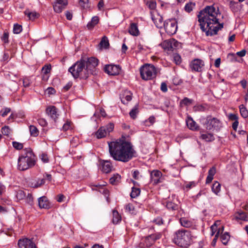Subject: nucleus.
<instances>
[{
    "label": "nucleus",
    "instance_id": "45",
    "mask_svg": "<svg viewBox=\"0 0 248 248\" xmlns=\"http://www.w3.org/2000/svg\"><path fill=\"white\" fill-rule=\"evenodd\" d=\"M22 30V27L18 24H15L14 25L13 32L15 34H18L21 32Z\"/></svg>",
    "mask_w": 248,
    "mask_h": 248
},
{
    "label": "nucleus",
    "instance_id": "39",
    "mask_svg": "<svg viewBox=\"0 0 248 248\" xmlns=\"http://www.w3.org/2000/svg\"><path fill=\"white\" fill-rule=\"evenodd\" d=\"M121 99L124 104H127L132 99L131 93H129L128 94H126L125 96L121 97Z\"/></svg>",
    "mask_w": 248,
    "mask_h": 248
},
{
    "label": "nucleus",
    "instance_id": "50",
    "mask_svg": "<svg viewBox=\"0 0 248 248\" xmlns=\"http://www.w3.org/2000/svg\"><path fill=\"white\" fill-rule=\"evenodd\" d=\"M161 237V234L160 233L157 234H154L149 235L147 238H150L154 242H155L156 240L159 239Z\"/></svg>",
    "mask_w": 248,
    "mask_h": 248
},
{
    "label": "nucleus",
    "instance_id": "38",
    "mask_svg": "<svg viewBox=\"0 0 248 248\" xmlns=\"http://www.w3.org/2000/svg\"><path fill=\"white\" fill-rule=\"evenodd\" d=\"M30 132L31 135L33 137H36L39 134V130L37 127L34 125L30 126Z\"/></svg>",
    "mask_w": 248,
    "mask_h": 248
},
{
    "label": "nucleus",
    "instance_id": "61",
    "mask_svg": "<svg viewBox=\"0 0 248 248\" xmlns=\"http://www.w3.org/2000/svg\"><path fill=\"white\" fill-rule=\"evenodd\" d=\"M38 124L42 126H46L47 125V122L45 119L40 118L38 120Z\"/></svg>",
    "mask_w": 248,
    "mask_h": 248
},
{
    "label": "nucleus",
    "instance_id": "9",
    "mask_svg": "<svg viewBox=\"0 0 248 248\" xmlns=\"http://www.w3.org/2000/svg\"><path fill=\"white\" fill-rule=\"evenodd\" d=\"M98 60L94 57L88 58L86 60L84 59L85 72H87L88 74L89 72L92 73L93 70L98 65Z\"/></svg>",
    "mask_w": 248,
    "mask_h": 248
},
{
    "label": "nucleus",
    "instance_id": "28",
    "mask_svg": "<svg viewBox=\"0 0 248 248\" xmlns=\"http://www.w3.org/2000/svg\"><path fill=\"white\" fill-rule=\"evenodd\" d=\"M113 218L112 222L114 224H117L119 223L121 220V216L120 215L117 211L114 210L113 211Z\"/></svg>",
    "mask_w": 248,
    "mask_h": 248
},
{
    "label": "nucleus",
    "instance_id": "27",
    "mask_svg": "<svg viewBox=\"0 0 248 248\" xmlns=\"http://www.w3.org/2000/svg\"><path fill=\"white\" fill-rule=\"evenodd\" d=\"M121 179V177L119 174H113L109 179V183L112 185H116L120 182Z\"/></svg>",
    "mask_w": 248,
    "mask_h": 248
},
{
    "label": "nucleus",
    "instance_id": "36",
    "mask_svg": "<svg viewBox=\"0 0 248 248\" xmlns=\"http://www.w3.org/2000/svg\"><path fill=\"white\" fill-rule=\"evenodd\" d=\"M212 190L216 194H217L220 191V184L217 181L215 182L213 184Z\"/></svg>",
    "mask_w": 248,
    "mask_h": 248
},
{
    "label": "nucleus",
    "instance_id": "60",
    "mask_svg": "<svg viewBox=\"0 0 248 248\" xmlns=\"http://www.w3.org/2000/svg\"><path fill=\"white\" fill-rule=\"evenodd\" d=\"M153 222L156 224L160 225L163 224V220L161 217H158L154 219Z\"/></svg>",
    "mask_w": 248,
    "mask_h": 248
},
{
    "label": "nucleus",
    "instance_id": "10",
    "mask_svg": "<svg viewBox=\"0 0 248 248\" xmlns=\"http://www.w3.org/2000/svg\"><path fill=\"white\" fill-rule=\"evenodd\" d=\"M113 129V124L109 123L106 126L100 127L95 134L97 139H101L105 137L107 134H109L112 131Z\"/></svg>",
    "mask_w": 248,
    "mask_h": 248
},
{
    "label": "nucleus",
    "instance_id": "1",
    "mask_svg": "<svg viewBox=\"0 0 248 248\" xmlns=\"http://www.w3.org/2000/svg\"><path fill=\"white\" fill-rule=\"evenodd\" d=\"M218 14V9H216L213 5H211L206 6L198 15L201 29L207 36L216 35L223 28V24L219 23L217 18Z\"/></svg>",
    "mask_w": 248,
    "mask_h": 248
},
{
    "label": "nucleus",
    "instance_id": "24",
    "mask_svg": "<svg viewBox=\"0 0 248 248\" xmlns=\"http://www.w3.org/2000/svg\"><path fill=\"white\" fill-rule=\"evenodd\" d=\"M45 181V178L38 179L37 180H35L31 182V186L33 188H38L44 185Z\"/></svg>",
    "mask_w": 248,
    "mask_h": 248
},
{
    "label": "nucleus",
    "instance_id": "52",
    "mask_svg": "<svg viewBox=\"0 0 248 248\" xmlns=\"http://www.w3.org/2000/svg\"><path fill=\"white\" fill-rule=\"evenodd\" d=\"M1 133L3 135L8 136L10 133V129L7 126H4L1 128Z\"/></svg>",
    "mask_w": 248,
    "mask_h": 248
},
{
    "label": "nucleus",
    "instance_id": "16",
    "mask_svg": "<svg viewBox=\"0 0 248 248\" xmlns=\"http://www.w3.org/2000/svg\"><path fill=\"white\" fill-rule=\"evenodd\" d=\"M46 114L54 121L58 118V109L53 106L48 107L46 109Z\"/></svg>",
    "mask_w": 248,
    "mask_h": 248
},
{
    "label": "nucleus",
    "instance_id": "46",
    "mask_svg": "<svg viewBox=\"0 0 248 248\" xmlns=\"http://www.w3.org/2000/svg\"><path fill=\"white\" fill-rule=\"evenodd\" d=\"M79 4L83 9H87L89 7V0H79Z\"/></svg>",
    "mask_w": 248,
    "mask_h": 248
},
{
    "label": "nucleus",
    "instance_id": "44",
    "mask_svg": "<svg viewBox=\"0 0 248 248\" xmlns=\"http://www.w3.org/2000/svg\"><path fill=\"white\" fill-rule=\"evenodd\" d=\"M16 196L18 200H21L26 197V194L24 191L19 190L16 192Z\"/></svg>",
    "mask_w": 248,
    "mask_h": 248
},
{
    "label": "nucleus",
    "instance_id": "18",
    "mask_svg": "<svg viewBox=\"0 0 248 248\" xmlns=\"http://www.w3.org/2000/svg\"><path fill=\"white\" fill-rule=\"evenodd\" d=\"M154 11L150 12L152 19L155 24L156 27H157L158 28H161L162 25H163V17L158 14H157V17H155V16L154 15Z\"/></svg>",
    "mask_w": 248,
    "mask_h": 248
},
{
    "label": "nucleus",
    "instance_id": "14",
    "mask_svg": "<svg viewBox=\"0 0 248 248\" xmlns=\"http://www.w3.org/2000/svg\"><path fill=\"white\" fill-rule=\"evenodd\" d=\"M162 172L158 170H153L150 173L151 182L153 185H157L161 183V178L162 177Z\"/></svg>",
    "mask_w": 248,
    "mask_h": 248
},
{
    "label": "nucleus",
    "instance_id": "6",
    "mask_svg": "<svg viewBox=\"0 0 248 248\" xmlns=\"http://www.w3.org/2000/svg\"><path fill=\"white\" fill-rule=\"evenodd\" d=\"M204 120L203 124L206 129L209 131L218 132L222 126L221 121L212 115L207 116Z\"/></svg>",
    "mask_w": 248,
    "mask_h": 248
},
{
    "label": "nucleus",
    "instance_id": "29",
    "mask_svg": "<svg viewBox=\"0 0 248 248\" xmlns=\"http://www.w3.org/2000/svg\"><path fill=\"white\" fill-rule=\"evenodd\" d=\"M181 225L186 228H189L192 226V222L185 217H181L180 219Z\"/></svg>",
    "mask_w": 248,
    "mask_h": 248
},
{
    "label": "nucleus",
    "instance_id": "5",
    "mask_svg": "<svg viewBox=\"0 0 248 248\" xmlns=\"http://www.w3.org/2000/svg\"><path fill=\"white\" fill-rule=\"evenodd\" d=\"M84 63V59H81L69 68L68 71L75 78H80L86 79L88 77V73L85 72Z\"/></svg>",
    "mask_w": 248,
    "mask_h": 248
},
{
    "label": "nucleus",
    "instance_id": "13",
    "mask_svg": "<svg viewBox=\"0 0 248 248\" xmlns=\"http://www.w3.org/2000/svg\"><path fill=\"white\" fill-rule=\"evenodd\" d=\"M18 245L19 248H37L33 241L27 238L19 239Z\"/></svg>",
    "mask_w": 248,
    "mask_h": 248
},
{
    "label": "nucleus",
    "instance_id": "3",
    "mask_svg": "<svg viewBox=\"0 0 248 248\" xmlns=\"http://www.w3.org/2000/svg\"><path fill=\"white\" fill-rule=\"evenodd\" d=\"M36 160L32 150L30 148H25L18 158L17 168L20 171L26 170L35 166Z\"/></svg>",
    "mask_w": 248,
    "mask_h": 248
},
{
    "label": "nucleus",
    "instance_id": "4",
    "mask_svg": "<svg viewBox=\"0 0 248 248\" xmlns=\"http://www.w3.org/2000/svg\"><path fill=\"white\" fill-rule=\"evenodd\" d=\"M192 237L190 231L183 229L179 230L175 232L173 242L180 247L187 248L191 244Z\"/></svg>",
    "mask_w": 248,
    "mask_h": 248
},
{
    "label": "nucleus",
    "instance_id": "21",
    "mask_svg": "<svg viewBox=\"0 0 248 248\" xmlns=\"http://www.w3.org/2000/svg\"><path fill=\"white\" fill-rule=\"evenodd\" d=\"M129 33L133 35L137 36L139 35V31L138 28L137 24L135 23H132L130 24L129 31Z\"/></svg>",
    "mask_w": 248,
    "mask_h": 248
},
{
    "label": "nucleus",
    "instance_id": "8",
    "mask_svg": "<svg viewBox=\"0 0 248 248\" xmlns=\"http://www.w3.org/2000/svg\"><path fill=\"white\" fill-rule=\"evenodd\" d=\"M166 32L169 35L174 34L177 30V23L175 19H168L163 23Z\"/></svg>",
    "mask_w": 248,
    "mask_h": 248
},
{
    "label": "nucleus",
    "instance_id": "49",
    "mask_svg": "<svg viewBox=\"0 0 248 248\" xmlns=\"http://www.w3.org/2000/svg\"><path fill=\"white\" fill-rule=\"evenodd\" d=\"M2 41L5 44L9 43V33L8 32L5 31L1 38Z\"/></svg>",
    "mask_w": 248,
    "mask_h": 248
},
{
    "label": "nucleus",
    "instance_id": "59",
    "mask_svg": "<svg viewBox=\"0 0 248 248\" xmlns=\"http://www.w3.org/2000/svg\"><path fill=\"white\" fill-rule=\"evenodd\" d=\"M11 111V109L10 108H5L2 110H1L0 113L2 117L6 116L8 113Z\"/></svg>",
    "mask_w": 248,
    "mask_h": 248
},
{
    "label": "nucleus",
    "instance_id": "23",
    "mask_svg": "<svg viewBox=\"0 0 248 248\" xmlns=\"http://www.w3.org/2000/svg\"><path fill=\"white\" fill-rule=\"evenodd\" d=\"M186 124L187 127L191 130H197L198 129V125L191 118H189L187 120Z\"/></svg>",
    "mask_w": 248,
    "mask_h": 248
},
{
    "label": "nucleus",
    "instance_id": "17",
    "mask_svg": "<svg viewBox=\"0 0 248 248\" xmlns=\"http://www.w3.org/2000/svg\"><path fill=\"white\" fill-rule=\"evenodd\" d=\"M38 202L40 208L49 209L51 207L50 203L46 196H42L38 198Z\"/></svg>",
    "mask_w": 248,
    "mask_h": 248
},
{
    "label": "nucleus",
    "instance_id": "55",
    "mask_svg": "<svg viewBox=\"0 0 248 248\" xmlns=\"http://www.w3.org/2000/svg\"><path fill=\"white\" fill-rule=\"evenodd\" d=\"M227 58L231 62H236L237 57L236 54L234 53H229L227 56Z\"/></svg>",
    "mask_w": 248,
    "mask_h": 248
},
{
    "label": "nucleus",
    "instance_id": "22",
    "mask_svg": "<svg viewBox=\"0 0 248 248\" xmlns=\"http://www.w3.org/2000/svg\"><path fill=\"white\" fill-rule=\"evenodd\" d=\"M216 173V169L215 167H212L208 172V175L206 179V183L209 184L213 179L214 176Z\"/></svg>",
    "mask_w": 248,
    "mask_h": 248
},
{
    "label": "nucleus",
    "instance_id": "42",
    "mask_svg": "<svg viewBox=\"0 0 248 248\" xmlns=\"http://www.w3.org/2000/svg\"><path fill=\"white\" fill-rule=\"evenodd\" d=\"M138 113V107L137 106H136L130 111L129 115L132 119H135L137 117V115Z\"/></svg>",
    "mask_w": 248,
    "mask_h": 248
},
{
    "label": "nucleus",
    "instance_id": "12",
    "mask_svg": "<svg viewBox=\"0 0 248 248\" xmlns=\"http://www.w3.org/2000/svg\"><path fill=\"white\" fill-rule=\"evenodd\" d=\"M204 65V62L199 59H195L190 63V67L193 71L195 72H201Z\"/></svg>",
    "mask_w": 248,
    "mask_h": 248
},
{
    "label": "nucleus",
    "instance_id": "54",
    "mask_svg": "<svg viewBox=\"0 0 248 248\" xmlns=\"http://www.w3.org/2000/svg\"><path fill=\"white\" fill-rule=\"evenodd\" d=\"M180 103L181 104H183L184 105L188 106L192 103V100L187 97H185L183 100H181Z\"/></svg>",
    "mask_w": 248,
    "mask_h": 248
},
{
    "label": "nucleus",
    "instance_id": "62",
    "mask_svg": "<svg viewBox=\"0 0 248 248\" xmlns=\"http://www.w3.org/2000/svg\"><path fill=\"white\" fill-rule=\"evenodd\" d=\"M173 60L176 64H180L181 62V57L178 54L175 55L174 56Z\"/></svg>",
    "mask_w": 248,
    "mask_h": 248
},
{
    "label": "nucleus",
    "instance_id": "26",
    "mask_svg": "<svg viewBox=\"0 0 248 248\" xmlns=\"http://www.w3.org/2000/svg\"><path fill=\"white\" fill-rule=\"evenodd\" d=\"M99 46L101 48L108 49L109 47V44L108 38L104 36L99 43Z\"/></svg>",
    "mask_w": 248,
    "mask_h": 248
},
{
    "label": "nucleus",
    "instance_id": "47",
    "mask_svg": "<svg viewBox=\"0 0 248 248\" xmlns=\"http://www.w3.org/2000/svg\"><path fill=\"white\" fill-rule=\"evenodd\" d=\"M26 202L30 205H32L33 204V198L32 195L31 193H28L25 199Z\"/></svg>",
    "mask_w": 248,
    "mask_h": 248
},
{
    "label": "nucleus",
    "instance_id": "41",
    "mask_svg": "<svg viewBox=\"0 0 248 248\" xmlns=\"http://www.w3.org/2000/svg\"><path fill=\"white\" fill-rule=\"evenodd\" d=\"M195 6V3H193L192 2H189L188 3H186L185 6V10L188 12L190 13L193 10V9Z\"/></svg>",
    "mask_w": 248,
    "mask_h": 248
},
{
    "label": "nucleus",
    "instance_id": "40",
    "mask_svg": "<svg viewBox=\"0 0 248 248\" xmlns=\"http://www.w3.org/2000/svg\"><path fill=\"white\" fill-rule=\"evenodd\" d=\"M221 230H220V229H219L218 230V231H217V233L216 234V235L215 236V237H214V238L213 239V241L212 242L211 245L213 247H215L216 246V242L217 241V238H218V236L219 235L220 232H221L222 233L223 232V231L224 227L223 226H221Z\"/></svg>",
    "mask_w": 248,
    "mask_h": 248
},
{
    "label": "nucleus",
    "instance_id": "34",
    "mask_svg": "<svg viewBox=\"0 0 248 248\" xmlns=\"http://www.w3.org/2000/svg\"><path fill=\"white\" fill-rule=\"evenodd\" d=\"M125 210L129 212L131 214L135 215L137 213V211L133 205L131 203H128L125 205Z\"/></svg>",
    "mask_w": 248,
    "mask_h": 248
},
{
    "label": "nucleus",
    "instance_id": "20",
    "mask_svg": "<svg viewBox=\"0 0 248 248\" xmlns=\"http://www.w3.org/2000/svg\"><path fill=\"white\" fill-rule=\"evenodd\" d=\"M235 218L237 220H241L245 221H248V214L240 210L235 214Z\"/></svg>",
    "mask_w": 248,
    "mask_h": 248
},
{
    "label": "nucleus",
    "instance_id": "63",
    "mask_svg": "<svg viewBox=\"0 0 248 248\" xmlns=\"http://www.w3.org/2000/svg\"><path fill=\"white\" fill-rule=\"evenodd\" d=\"M194 109L196 110V111H204V109H205V107L202 105H197V106H194Z\"/></svg>",
    "mask_w": 248,
    "mask_h": 248
},
{
    "label": "nucleus",
    "instance_id": "7",
    "mask_svg": "<svg viewBox=\"0 0 248 248\" xmlns=\"http://www.w3.org/2000/svg\"><path fill=\"white\" fill-rule=\"evenodd\" d=\"M140 74L143 80H151L155 78L156 70L153 65L146 64L140 67Z\"/></svg>",
    "mask_w": 248,
    "mask_h": 248
},
{
    "label": "nucleus",
    "instance_id": "31",
    "mask_svg": "<svg viewBox=\"0 0 248 248\" xmlns=\"http://www.w3.org/2000/svg\"><path fill=\"white\" fill-rule=\"evenodd\" d=\"M66 6L55 2L53 5V9L54 11L57 13H60L65 8Z\"/></svg>",
    "mask_w": 248,
    "mask_h": 248
},
{
    "label": "nucleus",
    "instance_id": "33",
    "mask_svg": "<svg viewBox=\"0 0 248 248\" xmlns=\"http://www.w3.org/2000/svg\"><path fill=\"white\" fill-rule=\"evenodd\" d=\"M230 235L228 232H226L220 236L221 241L224 245H226L230 239Z\"/></svg>",
    "mask_w": 248,
    "mask_h": 248
},
{
    "label": "nucleus",
    "instance_id": "57",
    "mask_svg": "<svg viewBox=\"0 0 248 248\" xmlns=\"http://www.w3.org/2000/svg\"><path fill=\"white\" fill-rule=\"evenodd\" d=\"M218 221H217L213 225L211 226V230L212 231V233H211V235H213L214 234V233H215V232L216 231H218V230L219 229V228L218 229H217V222ZM221 228V227L220 228V229ZM221 230V229H220Z\"/></svg>",
    "mask_w": 248,
    "mask_h": 248
},
{
    "label": "nucleus",
    "instance_id": "48",
    "mask_svg": "<svg viewBox=\"0 0 248 248\" xmlns=\"http://www.w3.org/2000/svg\"><path fill=\"white\" fill-rule=\"evenodd\" d=\"M12 145L14 148L17 150H20L23 148V144L17 141H13Z\"/></svg>",
    "mask_w": 248,
    "mask_h": 248
},
{
    "label": "nucleus",
    "instance_id": "15",
    "mask_svg": "<svg viewBox=\"0 0 248 248\" xmlns=\"http://www.w3.org/2000/svg\"><path fill=\"white\" fill-rule=\"evenodd\" d=\"M100 165L104 173H108L112 171L113 166L110 160H100Z\"/></svg>",
    "mask_w": 248,
    "mask_h": 248
},
{
    "label": "nucleus",
    "instance_id": "37",
    "mask_svg": "<svg viewBox=\"0 0 248 248\" xmlns=\"http://www.w3.org/2000/svg\"><path fill=\"white\" fill-rule=\"evenodd\" d=\"M239 109L240 114L243 118H246L248 117V111L244 105L239 106Z\"/></svg>",
    "mask_w": 248,
    "mask_h": 248
},
{
    "label": "nucleus",
    "instance_id": "11",
    "mask_svg": "<svg viewBox=\"0 0 248 248\" xmlns=\"http://www.w3.org/2000/svg\"><path fill=\"white\" fill-rule=\"evenodd\" d=\"M104 70L109 75L115 76L119 74L121 67L119 65L108 64L105 66Z\"/></svg>",
    "mask_w": 248,
    "mask_h": 248
},
{
    "label": "nucleus",
    "instance_id": "19",
    "mask_svg": "<svg viewBox=\"0 0 248 248\" xmlns=\"http://www.w3.org/2000/svg\"><path fill=\"white\" fill-rule=\"evenodd\" d=\"M200 139L206 142H212L215 139L214 134L211 133L201 132Z\"/></svg>",
    "mask_w": 248,
    "mask_h": 248
},
{
    "label": "nucleus",
    "instance_id": "32",
    "mask_svg": "<svg viewBox=\"0 0 248 248\" xmlns=\"http://www.w3.org/2000/svg\"><path fill=\"white\" fill-rule=\"evenodd\" d=\"M166 206L168 209L171 211L176 210L178 208V205L171 201L166 202Z\"/></svg>",
    "mask_w": 248,
    "mask_h": 248
},
{
    "label": "nucleus",
    "instance_id": "25",
    "mask_svg": "<svg viewBox=\"0 0 248 248\" xmlns=\"http://www.w3.org/2000/svg\"><path fill=\"white\" fill-rule=\"evenodd\" d=\"M99 18L97 16H94L92 18L91 20L87 24V27L89 30H92L98 24Z\"/></svg>",
    "mask_w": 248,
    "mask_h": 248
},
{
    "label": "nucleus",
    "instance_id": "2",
    "mask_svg": "<svg viewBox=\"0 0 248 248\" xmlns=\"http://www.w3.org/2000/svg\"><path fill=\"white\" fill-rule=\"evenodd\" d=\"M110 156L115 161L126 163L136 153L132 143L125 140L118 139L108 143Z\"/></svg>",
    "mask_w": 248,
    "mask_h": 248
},
{
    "label": "nucleus",
    "instance_id": "43",
    "mask_svg": "<svg viewBox=\"0 0 248 248\" xmlns=\"http://www.w3.org/2000/svg\"><path fill=\"white\" fill-rule=\"evenodd\" d=\"M230 7L233 12H237L238 9V3L237 2L231 1L229 3Z\"/></svg>",
    "mask_w": 248,
    "mask_h": 248
},
{
    "label": "nucleus",
    "instance_id": "56",
    "mask_svg": "<svg viewBox=\"0 0 248 248\" xmlns=\"http://www.w3.org/2000/svg\"><path fill=\"white\" fill-rule=\"evenodd\" d=\"M31 81L28 78H25L23 79V86L25 88L28 87L30 86Z\"/></svg>",
    "mask_w": 248,
    "mask_h": 248
},
{
    "label": "nucleus",
    "instance_id": "58",
    "mask_svg": "<svg viewBox=\"0 0 248 248\" xmlns=\"http://www.w3.org/2000/svg\"><path fill=\"white\" fill-rule=\"evenodd\" d=\"M41 160L45 163H47L49 161L47 155L45 153H43L40 155Z\"/></svg>",
    "mask_w": 248,
    "mask_h": 248
},
{
    "label": "nucleus",
    "instance_id": "51",
    "mask_svg": "<svg viewBox=\"0 0 248 248\" xmlns=\"http://www.w3.org/2000/svg\"><path fill=\"white\" fill-rule=\"evenodd\" d=\"M51 70V65H45L43 68H42V72L44 74L47 75L48 73H49L50 72Z\"/></svg>",
    "mask_w": 248,
    "mask_h": 248
},
{
    "label": "nucleus",
    "instance_id": "64",
    "mask_svg": "<svg viewBox=\"0 0 248 248\" xmlns=\"http://www.w3.org/2000/svg\"><path fill=\"white\" fill-rule=\"evenodd\" d=\"M196 186V183L194 182H190L185 185V188L189 189Z\"/></svg>",
    "mask_w": 248,
    "mask_h": 248
},
{
    "label": "nucleus",
    "instance_id": "35",
    "mask_svg": "<svg viewBox=\"0 0 248 248\" xmlns=\"http://www.w3.org/2000/svg\"><path fill=\"white\" fill-rule=\"evenodd\" d=\"M140 189L139 188L133 187H132L131 192L130 193V197L132 198H135L140 195Z\"/></svg>",
    "mask_w": 248,
    "mask_h": 248
},
{
    "label": "nucleus",
    "instance_id": "30",
    "mask_svg": "<svg viewBox=\"0 0 248 248\" xmlns=\"http://www.w3.org/2000/svg\"><path fill=\"white\" fill-rule=\"evenodd\" d=\"M24 14L26 15L29 19L33 20L35 18H37L39 16V14L35 12H30L29 10H26L24 12Z\"/></svg>",
    "mask_w": 248,
    "mask_h": 248
},
{
    "label": "nucleus",
    "instance_id": "53",
    "mask_svg": "<svg viewBox=\"0 0 248 248\" xmlns=\"http://www.w3.org/2000/svg\"><path fill=\"white\" fill-rule=\"evenodd\" d=\"M147 5L151 10H155L156 6V3L155 1H150L147 2Z\"/></svg>",
    "mask_w": 248,
    "mask_h": 248
}]
</instances>
